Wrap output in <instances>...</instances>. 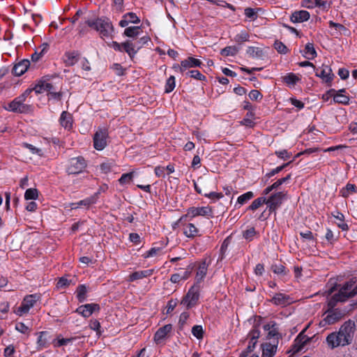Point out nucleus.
Returning <instances> with one entry per match:
<instances>
[{
  "label": "nucleus",
  "instance_id": "1",
  "mask_svg": "<svg viewBox=\"0 0 357 357\" xmlns=\"http://www.w3.org/2000/svg\"><path fill=\"white\" fill-rule=\"evenodd\" d=\"M31 92L32 89H26L23 93L11 101L6 109L13 112L28 113L31 111V106L25 104L24 102Z\"/></svg>",
  "mask_w": 357,
  "mask_h": 357
},
{
  "label": "nucleus",
  "instance_id": "2",
  "mask_svg": "<svg viewBox=\"0 0 357 357\" xmlns=\"http://www.w3.org/2000/svg\"><path fill=\"white\" fill-rule=\"evenodd\" d=\"M356 280L355 278H351L349 281L347 282L339 290V292L332 297L328 302V305L331 307L335 305L337 302H344L347 298L355 296L353 294L354 292V285L356 284Z\"/></svg>",
  "mask_w": 357,
  "mask_h": 357
},
{
  "label": "nucleus",
  "instance_id": "3",
  "mask_svg": "<svg viewBox=\"0 0 357 357\" xmlns=\"http://www.w3.org/2000/svg\"><path fill=\"white\" fill-rule=\"evenodd\" d=\"M89 27L98 31L102 38L109 37L113 31V26L108 20L97 18L85 22Z\"/></svg>",
  "mask_w": 357,
  "mask_h": 357
},
{
  "label": "nucleus",
  "instance_id": "4",
  "mask_svg": "<svg viewBox=\"0 0 357 357\" xmlns=\"http://www.w3.org/2000/svg\"><path fill=\"white\" fill-rule=\"evenodd\" d=\"M355 331V323L351 320L346 321L337 333L339 339L342 340L343 344L348 345L351 343Z\"/></svg>",
  "mask_w": 357,
  "mask_h": 357
},
{
  "label": "nucleus",
  "instance_id": "5",
  "mask_svg": "<svg viewBox=\"0 0 357 357\" xmlns=\"http://www.w3.org/2000/svg\"><path fill=\"white\" fill-rule=\"evenodd\" d=\"M200 296V285L194 284L188 290L186 295L181 301V304L188 309H190L197 305Z\"/></svg>",
  "mask_w": 357,
  "mask_h": 357
},
{
  "label": "nucleus",
  "instance_id": "6",
  "mask_svg": "<svg viewBox=\"0 0 357 357\" xmlns=\"http://www.w3.org/2000/svg\"><path fill=\"white\" fill-rule=\"evenodd\" d=\"M40 298V296L37 294L26 296L24 298L20 306L15 310L14 312L20 317L29 313L30 309L34 306V305Z\"/></svg>",
  "mask_w": 357,
  "mask_h": 357
},
{
  "label": "nucleus",
  "instance_id": "7",
  "mask_svg": "<svg viewBox=\"0 0 357 357\" xmlns=\"http://www.w3.org/2000/svg\"><path fill=\"white\" fill-rule=\"evenodd\" d=\"M199 215L212 218L213 216V210L209 206L190 207L187 210L186 214L180 218L178 222H181L183 219L187 218L192 220Z\"/></svg>",
  "mask_w": 357,
  "mask_h": 357
},
{
  "label": "nucleus",
  "instance_id": "8",
  "mask_svg": "<svg viewBox=\"0 0 357 357\" xmlns=\"http://www.w3.org/2000/svg\"><path fill=\"white\" fill-rule=\"evenodd\" d=\"M86 167V162L82 156L73 158L69 160L66 171L69 174L82 173Z\"/></svg>",
  "mask_w": 357,
  "mask_h": 357
},
{
  "label": "nucleus",
  "instance_id": "9",
  "mask_svg": "<svg viewBox=\"0 0 357 357\" xmlns=\"http://www.w3.org/2000/svg\"><path fill=\"white\" fill-rule=\"evenodd\" d=\"M108 131L106 128H98L93 136V146L98 151L103 150L107 146Z\"/></svg>",
  "mask_w": 357,
  "mask_h": 357
},
{
  "label": "nucleus",
  "instance_id": "10",
  "mask_svg": "<svg viewBox=\"0 0 357 357\" xmlns=\"http://www.w3.org/2000/svg\"><path fill=\"white\" fill-rule=\"evenodd\" d=\"M202 65V62L192 56H189L186 59L181 61V65H174V68L176 71L183 73L189 68L200 67Z\"/></svg>",
  "mask_w": 357,
  "mask_h": 357
},
{
  "label": "nucleus",
  "instance_id": "11",
  "mask_svg": "<svg viewBox=\"0 0 357 357\" xmlns=\"http://www.w3.org/2000/svg\"><path fill=\"white\" fill-rule=\"evenodd\" d=\"M172 331V325L167 324L159 328L154 335V341L157 344H164Z\"/></svg>",
  "mask_w": 357,
  "mask_h": 357
},
{
  "label": "nucleus",
  "instance_id": "12",
  "mask_svg": "<svg viewBox=\"0 0 357 357\" xmlns=\"http://www.w3.org/2000/svg\"><path fill=\"white\" fill-rule=\"evenodd\" d=\"M315 75L320 77L324 82L330 83L333 80L334 75L330 66L327 65H322L320 68H315L314 70Z\"/></svg>",
  "mask_w": 357,
  "mask_h": 357
},
{
  "label": "nucleus",
  "instance_id": "13",
  "mask_svg": "<svg viewBox=\"0 0 357 357\" xmlns=\"http://www.w3.org/2000/svg\"><path fill=\"white\" fill-rule=\"evenodd\" d=\"M285 195L279 192L272 195L268 199H266V204L268 205L270 212L274 211L282 204Z\"/></svg>",
  "mask_w": 357,
  "mask_h": 357
},
{
  "label": "nucleus",
  "instance_id": "14",
  "mask_svg": "<svg viewBox=\"0 0 357 357\" xmlns=\"http://www.w3.org/2000/svg\"><path fill=\"white\" fill-rule=\"evenodd\" d=\"M100 306L96 303H89L82 305L76 309V312L81 314L84 318L89 317L93 312H98Z\"/></svg>",
  "mask_w": 357,
  "mask_h": 357
},
{
  "label": "nucleus",
  "instance_id": "15",
  "mask_svg": "<svg viewBox=\"0 0 357 357\" xmlns=\"http://www.w3.org/2000/svg\"><path fill=\"white\" fill-rule=\"evenodd\" d=\"M271 303L275 305L286 306L293 302L292 298L284 294L278 293L275 294L271 300Z\"/></svg>",
  "mask_w": 357,
  "mask_h": 357
},
{
  "label": "nucleus",
  "instance_id": "16",
  "mask_svg": "<svg viewBox=\"0 0 357 357\" xmlns=\"http://www.w3.org/2000/svg\"><path fill=\"white\" fill-rule=\"evenodd\" d=\"M310 13L307 10H296L290 16V21L293 23H302L310 19Z\"/></svg>",
  "mask_w": 357,
  "mask_h": 357
},
{
  "label": "nucleus",
  "instance_id": "17",
  "mask_svg": "<svg viewBox=\"0 0 357 357\" xmlns=\"http://www.w3.org/2000/svg\"><path fill=\"white\" fill-rule=\"evenodd\" d=\"M341 319V312L337 310L329 311L326 317L320 322L321 326L333 324Z\"/></svg>",
  "mask_w": 357,
  "mask_h": 357
},
{
  "label": "nucleus",
  "instance_id": "18",
  "mask_svg": "<svg viewBox=\"0 0 357 357\" xmlns=\"http://www.w3.org/2000/svg\"><path fill=\"white\" fill-rule=\"evenodd\" d=\"M304 331H302L296 337L294 344V351L298 352L301 351L305 346L310 341V337L303 334Z\"/></svg>",
  "mask_w": 357,
  "mask_h": 357
},
{
  "label": "nucleus",
  "instance_id": "19",
  "mask_svg": "<svg viewBox=\"0 0 357 357\" xmlns=\"http://www.w3.org/2000/svg\"><path fill=\"white\" fill-rule=\"evenodd\" d=\"M208 264L206 260L202 261L197 268L195 276V283L200 285V283L204 280L208 271Z\"/></svg>",
  "mask_w": 357,
  "mask_h": 357
},
{
  "label": "nucleus",
  "instance_id": "20",
  "mask_svg": "<svg viewBox=\"0 0 357 357\" xmlns=\"http://www.w3.org/2000/svg\"><path fill=\"white\" fill-rule=\"evenodd\" d=\"M59 123L61 126L66 130H70L73 128V116L71 114L68 112L63 111L59 118Z\"/></svg>",
  "mask_w": 357,
  "mask_h": 357
},
{
  "label": "nucleus",
  "instance_id": "21",
  "mask_svg": "<svg viewBox=\"0 0 357 357\" xmlns=\"http://www.w3.org/2000/svg\"><path fill=\"white\" fill-rule=\"evenodd\" d=\"M29 65V61L24 59L14 66L13 68V73L16 76H20L27 70Z\"/></svg>",
  "mask_w": 357,
  "mask_h": 357
},
{
  "label": "nucleus",
  "instance_id": "22",
  "mask_svg": "<svg viewBox=\"0 0 357 357\" xmlns=\"http://www.w3.org/2000/svg\"><path fill=\"white\" fill-rule=\"evenodd\" d=\"M183 234L190 238H193L198 235L199 230L192 223H185L183 225Z\"/></svg>",
  "mask_w": 357,
  "mask_h": 357
},
{
  "label": "nucleus",
  "instance_id": "23",
  "mask_svg": "<svg viewBox=\"0 0 357 357\" xmlns=\"http://www.w3.org/2000/svg\"><path fill=\"white\" fill-rule=\"evenodd\" d=\"M153 273V269H147V270H144V271H136L129 275L128 280L130 282H133V281H135L137 280H141V279L148 278V277L152 275Z\"/></svg>",
  "mask_w": 357,
  "mask_h": 357
},
{
  "label": "nucleus",
  "instance_id": "24",
  "mask_svg": "<svg viewBox=\"0 0 357 357\" xmlns=\"http://www.w3.org/2000/svg\"><path fill=\"white\" fill-rule=\"evenodd\" d=\"M277 344L266 343L262 346L261 357H273L277 351Z\"/></svg>",
  "mask_w": 357,
  "mask_h": 357
},
{
  "label": "nucleus",
  "instance_id": "25",
  "mask_svg": "<svg viewBox=\"0 0 357 357\" xmlns=\"http://www.w3.org/2000/svg\"><path fill=\"white\" fill-rule=\"evenodd\" d=\"M53 89H54V87L52 84L46 82L40 81L31 89H32V91H34L36 92V93H42L44 92L50 91Z\"/></svg>",
  "mask_w": 357,
  "mask_h": 357
},
{
  "label": "nucleus",
  "instance_id": "26",
  "mask_svg": "<svg viewBox=\"0 0 357 357\" xmlns=\"http://www.w3.org/2000/svg\"><path fill=\"white\" fill-rule=\"evenodd\" d=\"M339 337H340L337 333H332L329 334L326 337V342L328 346L332 349L339 346H344Z\"/></svg>",
  "mask_w": 357,
  "mask_h": 357
},
{
  "label": "nucleus",
  "instance_id": "27",
  "mask_svg": "<svg viewBox=\"0 0 357 357\" xmlns=\"http://www.w3.org/2000/svg\"><path fill=\"white\" fill-rule=\"evenodd\" d=\"M79 59V54L77 52H68L65 54V63L67 66H71L75 64Z\"/></svg>",
  "mask_w": 357,
  "mask_h": 357
},
{
  "label": "nucleus",
  "instance_id": "28",
  "mask_svg": "<svg viewBox=\"0 0 357 357\" xmlns=\"http://www.w3.org/2000/svg\"><path fill=\"white\" fill-rule=\"evenodd\" d=\"M303 55L307 59H313L317 56V52L314 47V45L311 43H307L305 45V50Z\"/></svg>",
  "mask_w": 357,
  "mask_h": 357
},
{
  "label": "nucleus",
  "instance_id": "29",
  "mask_svg": "<svg viewBox=\"0 0 357 357\" xmlns=\"http://www.w3.org/2000/svg\"><path fill=\"white\" fill-rule=\"evenodd\" d=\"M98 195L99 192L95 193L92 196L87 197L83 200H81L77 202V204L79 205V207L80 206H84V207H89L91 205L96 204L98 199Z\"/></svg>",
  "mask_w": 357,
  "mask_h": 357
},
{
  "label": "nucleus",
  "instance_id": "30",
  "mask_svg": "<svg viewBox=\"0 0 357 357\" xmlns=\"http://www.w3.org/2000/svg\"><path fill=\"white\" fill-rule=\"evenodd\" d=\"M356 192V187L354 184L347 183L344 188L340 190V194L342 197L347 198Z\"/></svg>",
  "mask_w": 357,
  "mask_h": 357
},
{
  "label": "nucleus",
  "instance_id": "31",
  "mask_svg": "<svg viewBox=\"0 0 357 357\" xmlns=\"http://www.w3.org/2000/svg\"><path fill=\"white\" fill-rule=\"evenodd\" d=\"M140 26H128L123 32V35L129 38H135L138 36L141 33Z\"/></svg>",
  "mask_w": 357,
  "mask_h": 357
},
{
  "label": "nucleus",
  "instance_id": "32",
  "mask_svg": "<svg viewBox=\"0 0 357 357\" xmlns=\"http://www.w3.org/2000/svg\"><path fill=\"white\" fill-rule=\"evenodd\" d=\"M254 197V193L251 191L247 192L240 195L236 203V207H240L241 205L245 204Z\"/></svg>",
  "mask_w": 357,
  "mask_h": 357
},
{
  "label": "nucleus",
  "instance_id": "33",
  "mask_svg": "<svg viewBox=\"0 0 357 357\" xmlns=\"http://www.w3.org/2000/svg\"><path fill=\"white\" fill-rule=\"evenodd\" d=\"M345 90H340L337 92V93L334 96V100L336 102L342 103L344 105H347L349 103V98L347 96L344 95V93Z\"/></svg>",
  "mask_w": 357,
  "mask_h": 357
},
{
  "label": "nucleus",
  "instance_id": "34",
  "mask_svg": "<svg viewBox=\"0 0 357 357\" xmlns=\"http://www.w3.org/2000/svg\"><path fill=\"white\" fill-rule=\"evenodd\" d=\"M126 52L132 58L136 54L137 50L135 49V45L130 41L123 43V52Z\"/></svg>",
  "mask_w": 357,
  "mask_h": 357
},
{
  "label": "nucleus",
  "instance_id": "35",
  "mask_svg": "<svg viewBox=\"0 0 357 357\" xmlns=\"http://www.w3.org/2000/svg\"><path fill=\"white\" fill-rule=\"evenodd\" d=\"M264 328L265 331H268V336L270 337H275L278 335L276 324L274 321H270L265 324Z\"/></svg>",
  "mask_w": 357,
  "mask_h": 357
},
{
  "label": "nucleus",
  "instance_id": "36",
  "mask_svg": "<svg viewBox=\"0 0 357 357\" xmlns=\"http://www.w3.org/2000/svg\"><path fill=\"white\" fill-rule=\"evenodd\" d=\"M238 52V48L236 46H227L220 51V54L222 56H234Z\"/></svg>",
  "mask_w": 357,
  "mask_h": 357
},
{
  "label": "nucleus",
  "instance_id": "37",
  "mask_svg": "<svg viewBox=\"0 0 357 357\" xmlns=\"http://www.w3.org/2000/svg\"><path fill=\"white\" fill-rule=\"evenodd\" d=\"M260 8H246L244 10V14L245 17L250 20H255L257 18L258 11L260 10Z\"/></svg>",
  "mask_w": 357,
  "mask_h": 357
},
{
  "label": "nucleus",
  "instance_id": "38",
  "mask_svg": "<svg viewBox=\"0 0 357 357\" xmlns=\"http://www.w3.org/2000/svg\"><path fill=\"white\" fill-rule=\"evenodd\" d=\"M264 204H266V198L264 197H260L256 199H255L252 204L248 207L249 210L251 211H255L260 206H261Z\"/></svg>",
  "mask_w": 357,
  "mask_h": 357
},
{
  "label": "nucleus",
  "instance_id": "39",
  "mask_svg": "<svg viewBox=\"0 0 357 357\" xmlns=\"http://www.w3.org/2000/svg\"><path fill=\"white\" fill-rule=\"evenodd\" d=\"M75 339V337L60 338L58 337L57 339L54 342V346L55 347H60L64 345H67L70 343H72Z\"/></svg>",
  "mask_w": 357,
  "mask_h": 357
},
{
  "label": "nucleus",
  "instance_id": "40",
  "mask_svg": "<svg viewBox=\"0 0 357 357\" xmlns=\"http://www.w3.org/2000/svg\"><path fill=\"white\" fill-rule=\"evenodd\" d=\"M86 287L84 284L79 285L77 289V297L79 302H84L86 299Z\"/></svg>",
  "mask_w": 357,
  "mask_h": 357
},
{
  "label": "nucleus",
  "instance_id": "41",
  "mask_svg": "<svg viewBox=\"0 0 357 357\" xmlns=\"http://www.w3.org/2000/svg\"><path fill=\"white\" fill-rule=\"evenodd\" d=\"M204 333V331L203 327L201 325H195L192 328V334L197 340L203 339Z\"/></svg>",
  "mask_w": 357,
  "mask_h": 357
},
{
  "label": "nucleus",
  "instance_id": "42",
  "mask_svg": "<svg viewBox=\"0 0 357 357\" xmlns=\"http://www.w3.org/2000/svg\"><path fill=\"white\" fill-rule=\"evenodd\" d=\"M298 79V77L294 73H289L283 77V81L289 86L295 85Z\"/></svg>",
  "mask_w": 357,
  "mask_h": 357
},
{
  "label": "nucleus",
  "instance_id": "43",
  "mask_svg": "<svg viewBox=\"0 0 357 357\" xmlns=\"http://www.w3.org/2000/svg\"><path fill=\"white\" fill-rule=\"evenodd\" d=\"M256 234L255 229L254 227H250L243 231V236L246 241H251L254 239Z\"/></svg>",
  "mask_w": 357,
  "mask_h": 357
},
{
  "label": "nucleus",
  "instance_id": "44",
  "mask_svg": "<svg viewBox=\"0 0 357 357\" xmlns=\"http://www.w3.org/2000/svg\"><path fill=\"white\" fill-rule=\"evenodd\" d=\"M46 335H47V333L45 331H42L40 333V335L38 337V341H37L38 347H39L40 349L46 348L47 347V340L44 337Z\"/></svg>",
  "mask_w": 357,
  "mask_h": 357
},
{
  "label": "nucleus",
  "instance_id": "45",
  "mask_svg": "<svg viewBox=\"0 0 357 357\" xmlns=\"http://www.w3.org/2000/svg\"><path fill=\"white\" fill-rule=\"evenodd\" d=\"M250 35L245 31H241L239 33L236 34L234 37V40L236 43H243L249 41Z\"/></svg>",
  "mask_w": 357,
  "mask_h": 357
},
{
  "label": "nucleus",
  "instance_id": "46",
  "mask_svg": "<svg viewBox=\"0 0 357 357\" xmlns=\"http://www.w3.org/2000/svg\"><path fill=\"white\" fill-rule=\"evenodd\" d=\"M38 190L36 188H29L26 190L24 193L25 199H33L35 200L38 198Z\"/></svg>",
  "mask_w": 357,
  "mask_h": 357
},
{
  "label": "nucleus",
  "instance_id": "47",
  "mask_svg": "<svg viewBox=\"0 0 357 357\" xmlns=\"http://www.w3.org/2000/svg\"><path fill=\"white\" fill-rule=\"evenodd\" d=\"M186 75H189L190 77L194 78L197 80L204 81L206 79V77L197 70H189L186 73Z\"/></svg>",
  "mask_w": 357,
  "mask_h": 357
},
{
  "label": "nucleus",
  "instance_id": "48",
  "mask_svg": "<svg viewBox=\"0 0 357 357\" xmlns=\"http://www.w3.org/2000/svg\"><path fill=\"white\" fill-rule=\"evenodd\" d=\"M271 269L274 273L278 275H285L287 273L285 266L282 264H274L272 266Z\"/></svg>",
  "mask_w": 357,
  "mask_h": 357
},
{
  "label": "nucleus",
  "instance_id": "49",
  "mask_svg": "<svg viewBox=\"0 0 357 357\" xmlns=\"http://www.w3.org/2000/svg\"><path fill=\"white\" fill-rule=\"evenodd\" d=\"M335 218L339 220V222H337V226L340 227L342 230L346 231L348 229V225L344 221V215L341 213H337V215H335Z\"/></svg>",
  "mask_w": 357,
  "mask_h": 357
},
{
  "label": "nucleus",
  "instance_id": "50",
  "mask_svg": "<svg viewBox=\"0 0 357 357\" xmlns=\"http://www.w3.org/2000/svg\"><path fill=\"white\" fill-rule=\"evenodd\" d=\"M175 88V77L174 76H170L165 84V91L166 93L172 92Z\"/></svg>",
  "mask_w": 357,
  "mask_h": 357
},
{
  "label": "nucleus",
  "instance_id": "51",
  "mask_svg": "<svg viewBox=\"0 0 357 357\" xmlns=\"http://www.w3.org/2000/svg\"><path fill=\"white\" fill-rule=\"evenodd\" d=\"M133 178V172H129L121 175L119 179V182L121 185H126L129 183Z\"/></svg>",
  "mask_w": 357,
  "mask_h": 357
},
{
  "label": "nucleus",
  "instance_id": "52",
  "mask_svg": "<svg viewBox=\"0 0 357 357\" xmlns=\"http://www.w3.org/2000/svg\"><path fill=\"white\" fill-rule=\"evenodd\" d=\"M275 154L279 158L282 159L284 160H287L289 159L292 155L291 153L289 152L286 149L276 151L275 152Z\"/></svg>",
  "mask_w": 357,
  "mask_h": 357
},
{
  "label": "nucleus",
  "instance_id": "53",
  "mask_svg": "<svg viewBox=\"0 0 357 357\" xmlns=\"http://www.w3.org/2000/svg\"><path fill=\"white\" fill-rule=\"evenodd\" d=\"M123 16L124 18L126 19L130 23L138 24L140 22L139 17L134 13H128Z\"/></svg>",
  "mask_w": 357,
  "mask_h": 357
},
{
  "label": "nucleus",
  "instance_id": "54",
  "mask_svg": "<svg viewBox=\"0 0 357 357\" xmlns=\"http://www.w3.org/2000/svg\"><path fill=\"white\" fill-rule=\"evenodd\" d=\"M275 49L280 54H286L287 52V46L282 42L276 40L274 43Z\"/></svg>",
  "mask_w": 357,
  "mask_h": 357
},
{
  "label": "nucleus",
  "instance_id": "55",
  "mask_svg": "<svg viewBox=\"0 0 357 357\" xmlns=\"http://www.w3.org/2000/svg\"><path fill=\"white\" fill-rule=\"evenodd\" d=\"M247 53L252 57H259L261 56V50L258 47H249Z\"/></svg>",
  "mask_w": 357,
  "mask_h": 357
},
{
  "label": "nucleus",
  "instance_id": "56",
  "mask_svg": "<svg viewBox=\"0 0 357 357\" xmlns=\"http://www.w3.org/2000/svg\"><path fill=\"white\" fill-rule=\"evenodd\" d=\"M292 161H290L287 163H284L281 166H279V167H277L275 169H273L270 172L267 173L266 174V176L270 178L273 176H274L275 174H278L279 172H280L284 167H286L287 166H288Z\"/></svg>",
  "mask_w": 357,
  "mask_h": 357
},
{
  "label": "nucleus",
  "instance_id": "57",
  "mask_svg": "<svg viewBox=\"0 0 357 357\" xmlns=\"http://www.w3.org/2000/svg\"><path fill=\"white\" fill-rule=\"evenodd\" d=\"M15 329L23 334H26L29 332V328L24 323L19 322L15 325Z\"/></svg>",
  "mask_w": 357,
  "mask_h": 357
},
{
  "label": "nucleus",
  "instance_id": "58",
  "mask_svg": "<svg viewBox=\"0 0 357 357\" xmlns=\"http://www.w3.org/2000/svg\"><path fill=\"white\" fill-rule=\"evenodd\" d=\"M260 335V331L257 328H253L248 333V337L250 339V342H252V341H257V339L259 337Z\"/></svg>",
  "mask_w": 357,
  "mask_h": 357
},
{
  "label": "nucleus",
  "instance_id": "59",
  "mask_svg": "<svg viewBox=\"0 0 357 357\" xmlns=\"http://www.w3.org/2000/svg\"><path fill=\"white\" fill-rule=\"evenodd\" d=\"M161 252L160 248H152L145 255V258L152 257L158 255Z\"/></svg>",
  "mask_w": 357,
  "mask_h": 357
},
{
  "label": "nucleus",
  "instance_id": "60",
  "mask_svg": "<svg viewBox=\"0 0 357 357\" xmlns=\"http://www.w3.org/2000/svg\"><path fill=\"white\" fill-rule=\"evenodd\" d=\"M23 146L28 149L33 154H37L38 155H42V150L35 147L32 144L24 143Z\"/></svg>",
  "mask_w": 357,
  "mask_h": 357
},
{
  "label": "nucleus",
  "instance_id": "61",
  "mask_svg": "<svg viewBox=\"0 0 357 357\" xmlns=\"http://www.w3.org/2000/svg\"><path fill=\"white\" fill-rule=\"evenodd\" d=\"M300 236L303 239L308 240V241H312V242H314V241L313 234L310 230H306L305 231L300 232Z\"/></svg>",
  "mask_w": 357,
  "mask_h": 357
},
{
  "label": "nucleus",
  "instance_id": "62",
  "mask_svg": "<svg viewBox=\"0 0 357 357\" xmlns=\"http://www.w3.org/2000/svg\"><path fill=\"white\" fill-rule=\"evenodd\" d=\"M248 96L252 100H258L262 98V95L258 90H252Z\"/></svg>",
  "mask_w": 357,
  "mask_h": 357
},
{
  "label": "nucleus",
  "instance_id": "63",
  "mask_svg": "<svg viewBox=\"0 0 357 357\" xmlns=\"http://www.w3.org/2000/svg\"><path fill=\"white\" fill-rule=\"evenodd\" d=\"M204 195L206 197H208V198L213 199V200H218L223 197L222 193L215 192H211L209 193H206Z\"/></svg>",
  "mask_w": 357,
  "mask_h": 357
},
{
  "label": "nucleus",
  "instance_id": "64",
  "mask_svg": "<svg viewBox=\"0 0 357 357\" xmlns=\"http://www.w3.org/2000/svg\"><path fill=\"white\" fill-rule=\"evenodd\" d=\"M113 164L112 162H103L100 165V169L104 173H107L112 170Z\"/></svg>",
  "mask_w": 357,
  "mask_h": 357
}]
</instances>
